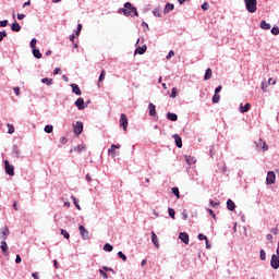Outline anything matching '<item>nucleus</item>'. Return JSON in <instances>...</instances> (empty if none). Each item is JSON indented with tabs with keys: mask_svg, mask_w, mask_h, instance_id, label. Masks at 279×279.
I'll return each instance as SVG.
<instances>
[{
	"mask_svg": "<svg viewBox=\"0 0 279 279\" xmlns=\"http://www.w3.org/2000/svg\"><path fill=\"white\" fill-rule=\"evenodd\" d=\"M250 108H252V105L245 104V106H243V104H241L239 110L242 114H245V112H248Z\"/></svg>",
	"mask_w": 279,
	"mask_h": 279,
	"instance_id": "nucleus-15",
	"label": "nucleus"
},
{
	"mask_svg": "<svg viewBox=\"0 0 279 279\" xmlns=\"http://www.w3.org/2000/svg\"><path fill=\"white\" fill-rule=\"evenodd\" d=\"M61 234L64 236V239H71V235L69 234L68 230L61 229Z\"/></svg>",
	"mask_w": 279,
	"mask_h": 279,
	"instance_id": "nucleus-37",
	"label": "nucleus"
},
{
	"mask_svg": "<svg viewBox=\"0 0 279 279\" xmlns=\"http://www.w3.org/2000/svg\"><path fill=\"white\" fill-rule=\"evenodd\" d=\"M219 99H221V96L218 94H215L213 97V104H219Z\"/></svg>",
	"mask_w": 279,
	"mask_h": 279,
	"instance_id": "nucleus-39",
	"label": "nucleus"
},
{
	"mask_svg": "<svg viewBox=\"0 0 279 279\" xmlns=\"http://www.w3.org/2000/svg\"><path fill=\"white\" fill-rule=\"evenodd\" d=\"M10 236V229L8 227H2L0 229V239L1 241H5Z\"/></svg>",
	"mask_w": 279,
	"mask_h": 279,
	"instance_id": "nucleus-5",
	"label": "nucleus"
},
{
	"mask_svg": "<svg viewBox=\"0 0 279 279\" xmlns=\"http://www.w3.org/2000/svg\"><path fill=\"white\" fill-rule=\"evenodd\" d=\"M14 93H15V95H21V88H19V87H14Z\"/></svg>",
	"mask_w": 279,
	"mask_h": 279,
	"instance_id": "nucleus-61",
	"label": "nucleus"
},
{
	"mask_svg": "<svg viewBox=\"0 0 279 279\" xmlns=\"http://www.w3.org/2000/svg\"><path fill=\"white\" fill-rule=\"evenodd\" d=\"M148 110H149V117H156V114H157V112H156V105L150 102L148 105Z\"/></svg>",
	"mask_w": 279,
	"mask_h": 279,
	"instance_id": "nucleus-16",
	"label": "nucleus"
},
{
	"mask_svg": "<svg viewBox=\"0 0 279 279\" xmlns=\"http://www.w3.org/2000/svg\"><path fill=\"white\" fill-rule=\"evenodd\" d=\"M223 87L221 86V85H219L218 87H216V89H215V95H219V93H221V89H222Z\"/></svg>",
	"mask_w": 279,
	"mask_h": 279,
	"instance_id": "nucleus-55",
	"label": "nucleus"
},
{
	"mask_svg": "<svg viewBox=\"0 0 279 279\" xmlns=\"http://www.w3.org/2000/svg\"><path fill=\"white\" fill-rule=\"evenodd\" d=\"M114 149H121V144H112L111 148L108 149V154H112V156H119V151Z\"/></svg>",
	"mask_w": 279,
	"mask_h": 279,
	"instance_id": "nucleus-10",
	"label": "nucleus"
},
{
	"mask_svg": "<svg viewBox=\"0 0 279 279\" xmlns=\"http://www.w3.org/2000/svg\"><path fill=\"white\" fill-rule=\"evenodd\" d=\"M174 5L171 3H167L166 8L163 10V14H169V12H171L173 10Z\"/></svg>",
	"mask_w": 279,
	"mask_h": 279,
	"instance_id": "nucleus-26",
	"label": "nucleus"
},
{
	"mask_svg": "<svg viewBox=\"0 0 279 279\" xmlns=\"http://www.w3.org/2000/svg\"><path fill=\"white\" fill-rule=\"evenodd\" d=\"M33 56L34 58H36L37 60H40V58H43V53H40V50L37 48L33 49Z\"/></svg>",
	"mask_w": 279,
	"mask_h": 279,
	"instance_id": "nucleus-22",
	"label": "nucleus"
},
{
	"mask_svg": "<svg viewBox=\"0 0 279 279\" xmlns=\"http://www.w3.org/2000/svg\"><path fill=\"white\" fill-rule=\"evenodd\" d=\"M168 214L171 219H175V210L173 208H168Z\"/></svg>",
	"mask_w": 279,
	"mask_h": 279,
	"instance_id": "nucleus-33",
	"label": "nucleus"
},
{
	"mask_svg": "<svg viewBox=\"0 0 279 279\" xmlns=\"http://www.w3.org/2000/svg\"><path fill=\"white\" fill-rule=\"evenodd\" d=\"M182 219H183L184 221H186V219H189V214H186V210H183V213H182Z\"/></svg>",
	"mask_w": 279,
	"mask_h": 279,
	"instance_id": "nucleus-54",
	"label": "nucleus"
},
{
	"mask_svg": "<svg viewBox=\"0 0 279 279\" xmlns=\"http://www.w3.org/2000/svg\"><path fill=\"white\" fill-rule=\"evenodd\" d=\"M271 34H272V36H278V34H279V28H278V27H272V28H271Z\"/></svg>",
	"mask_w": 279,
	"mask_h": 279,
	"instance_id": "nucleus-47",
	"label": "nucleus"
},
{
	"mask_svg": "<svg viewBox=\"0 0 279 279\" xmlns=\"http://www.w3.org/2000/svg\"><path fill=\"white\" fill-rule=\"evenodd\" d=\"M174 141H175L177 147H179V149H182V137H180V135L175 134Z\"/></svg>",
	"mask_w": 279,
	"mask_h": 279,
	"instance_id": "nucleus-21",
	"label": "nucleus"
},
{
	"mask_svg": "<svg viewBox=\"0 0 279 279\" xmlns=\"http://www.w3.org/2000/svg\"><path fill=\"white\" fill-rule=\"evenodd\" d=\"M112 250H114V247H112V245L110 243H106L104 245V251L105 252H112Z\"/></svg>",
	"mask_w": 279,
	"mask_h": 279,
	"instance_id": "nucleus-31",
	"label": "nucleus"
},
{
	"mask_svg": "<svg viewBox=\"0 0 279 279\" xmlns=\"http://www.w3.org/2000/svg\"><path fill=\"white\" fill-rule=\"evenodd\" d=\"M4 169L8 173V175H14V166L10 165V161L4 160Z\"/></svg>",
	"mask_w": 279,
	"mask_h": 279,
	"instance_id": "nucleus-8",
	"label": "nucleus"
},
{
	"mask_svg": "<svg viewBox=\"0 0 279 279\" xmlns=\"http://www.w3.org/2000/svg\"><path fill=\"white\" fill-rule=\"evenodd\" d=\"M118 256L119 258H122L124 262L128 260V256H125V254H123V252H118Z\"/></svg>",
	"mask_w": 279,
	"mask_h": 279,
	"instance_id": "nucleus-44",
	"label": "nucleus"
},
{
	"mask_svg": "<svg viewBox=\"0 0 279 279\" xmlns=\"http://www.w3.org/2000/svg\"><path fill=\"white\" fill-rule=\"evenodd\" d=\"M98 80H99V82H101L102 80H106V70L101 71Z\"/></svg>",
	"mask_w": 279,
	"mask_h": 279,
	"instance_id": "nucleus-46",
	"label": "nucleus"
},
{
	"mask_svg": "<svg viewBox=\"0 0 279 279\" xmlns=\"http://www.w3.org/2000/svg\"><path fill=\"white\" fill-rule=\"evenodd\" d=\"M11 29H12V32H21V24H19L17 22H14L11 25Z\"/></svg>",
	"mask_w": 279,
	"mask_h": 279,
	"instance_id": "nucleus-25",
	"label": "nucleus"
},
{
	"mask_svg": "<svg viewBox=\"0 0 279 279\" xmlns=\"http://www.w3.org/2000/svg\"><path fill=\"white\" fill-rule=\"evenodd\" d=\"M44 132H46V134H51V132H53V125L47 124L44 129Z\"/></svg>",
	"mask_w": 279,
	"mask_h": 279,
	"instance_id": "nucleus-30",
	"label": "nucleus"
},
{
	"mask_svg": "<svg viewBox=\"0 0 279 279\" xmlns=\"http://www.w3.org/2000/svg\"><path fill=\"white\" fill-rule=\"evenodd\" d=\"M74 106H76L77 110H85V108L88 107V105L84 102V98L76 99V101L74 102Z\"/></svg>",
	"mask_w": 279,
	"mask_h": 279,
	"instance_id": "nucleus-7",
	"label": "nucleus"
},
{
	"mask_svg": "<svg viewBox=\"0 0 279 279\" xmlns=\"http://www.w3.org/2000/svg\"><path fill=\"white\" fill-rule=\"evenodd\" d=\"M246 11L250 14H254L257 10L258 1L256 0H244Z\"/></svg>",
	"mask_w": 279,
	"mask_h": 279,
	"instance_id": "nucleus-2",
	"label": "nucleus"
},
{
	"mask_svg": "<svg viewBox=\"0 0 279 279\" xmlns=\"http://www.w3.org/2000/svg\"><path fill=\"white\" fill-rule=\"evenodd\" d=\"M17 19H19V21H23V19H25V14L19 13Z\"/></svg>",
	"mask_w": 279,
	"mask_h": 279,
	"instance_id": "nucleus-60",
	"label": "nucleus"
},
{
	"mask_svg": "<svg viewBox=\"0 0 279 279\" xmlns=\"http://www.w3.org/2000/svg\"><path fill=\"white\" fill-rule=\"evenodd\" d=\"M260 29H271V24L267 23L265 20H263L259 24Z\"/></svg>",
	"mask_w": 279,
	"mask_h": 279,
	"instance_id": "nucleus-18",
	"label": "nucleus"
},
{
	"mask_svg": "<svg viewBox=\"0 0 279 279\" xmlns=\"http://www.w3.org/2000/svg\"><path fill=\"white\" fill-rule=\"evenodd\" d=\"M151 243L157 250L158 247H160V243L158 242V235H156V232H151Z\"/></svg>",
	"mask_w": 279,
	"mask_h": 279,
	"instance_id": "nucleus-14",
	"label": "nucleus"
},
{
	"mask_svg": "<svg viewBox=\"0 0 279 279\" xmlns=\"http://www.w3.org/2000/svg\"><path fill=\"white\" fill-rule=\"evenodd\" d=\"M99 274L102 276L104 279H108V272L104 269H99Z\"/></svg>",
	"mask_w": 279,
	"mask_h": 279,
	"instance_id": "nucleus-45",
	"label": "nucleus"
},
{
	"mask_svg": "<svg viewBox=\"0 0 279 279\" xmlns=\"http://www.w3.org/2000/svg\"><path fill=\"white\" fill-rule=\"evenodd\" d=\"M32 276H33L35 279H39V278H38V272H33Z\"/></svg>",
	"mask_w": 279,
	"mask_h": 279,
	"instance_id": "nucleus-64",
	"label": "nucleus"
},
{
	"mask_svg": "<svg viewBox=\"0 0 279 279\" xmlns=\"http://www.w3.org/2000/svg\"><path fill=\"white\" fill-rule=\"evenodd\" d=\"M7 128H8V134H14V125L12 124H7Z\"/></svg>",
	"mask_w": 279,
	"mask_h": 279,
	"instance_id": "nucleus-38",
	"label": "nucleus"
},
{
	"mask_svg": "<svg viewBox=\"0 0 279 279\" xmlns=\"http://www.w3.org/2000/svg\"><path fill=\"white\" fill-rule=\"evenodd\" d=\"M209 205L211 206V208H215V206H219V203H217L215 201H210Z\"/></svg>",
	"mask_w": 279,
	"mask_h": 279,
	"instance_id": "nucleus-56",
	"label": "nucleus"
},
{
	"mask_svg": "<svg viewBox=\"0 0 279 279\" xmlns=\"http://www.w3.org/2000/svg\"><path fill=\"white\" fill-rule=\"evenodd\" d=\"M202 10H209L210 8V4H208V2H204L202 5H201Z\"/></svg>",
	"mask_w": 279,
	"mask_h": 279,
	"instance_id": "nucleus-48",
	"label": "nucleus"
},
{
	"mask_svg": "<svg viewBox=\"0 0 279 279\" xmlns=\"http://www.w3.org/2000/svg\"><path fill=\"white\" fill-rule=\"evenodd\" d=\"M172 193H173V195H175V197H177L178 199H180V189L173 187V189H172Z\"/></svg>",
	"mask_w": 279,
	"mask_h": 279,
	"instance_id": "nucleus-35",
	"label": "nucleus"
},
{
	"mask_svg": "<svg viewBox=\"0 0 279 279\" xmlns=\"http://www.w3.org/2000/svg\"><path fill=\"white\" fill-rule=\"evenodd\" d=\"M0 27H8V20L0 21Z\"/></svg>",
	"mask_w": 279,
	"mask_h": 279,
	"instance_id": "nucleus-52",
	"label": "nucleus"
},
{
	"mask_svg": "<svg viewBox=\"0 0 279 279\" xmlns=\"http://www.w3.org/2000/svg\"><path fill=\"white\" fill-rule=\"evenodd\" d=\"M101 269H102V271H105V272H106V271H112V268H109V267H106V266H104Z\"/></svg>",
	"mask_w": 279,
	"mask_h": 279,
	"instance_id": "nucleus-62",
	"label": "nucleus"
},
{
	"mask_svg": "<svg viewBox=\"0 0 279 279\" xmlns=\"http://www.w3.org/2000/svg\"><path fill=\"white\" fill-rule=\"evenodd\" d=\"M276 183V172L275 171H268L266 177V184H275Z\"/></svg>",
	"mask_w": 279,
	"mask_h": 279,
	"instance_id": "nucleus-4",
	"label": "nucleus"
},
{
	"mask_svg": "<svg viewBox=\"0 0 279 279\" xmlns=\"http://www.w3.org/2000/svg\"><path fill=\"white\" fill-rule=\"evenodd\" d=\"M185 162L187 165H195V162H197V159H195V157L193 156H185Z\"/></svg>",
	"mask_w": 279,
	"mask_h": 279,
	"instance_id": "nucleus-20",
	"label": "nucleus"
},
{
	"mask_svg": "<svg viewBox=\"0 0 279 279\" xmlns=\"http://www.w3.org/2000/svg\"><path fill=\"white\" fill-rule=\"evenodd\" d=\"M124 8L125 9L120 10V12H123L124 16H138V11H136L132 3L126 2Z\"/></svg>",
	"mask_w": 279,
	"mask_h": 279,
	"instance_id": "nucleus-1",
	"label": "nucleus"
},
{
	"mask_svg": "<svg viewBox=\"0 0 279 279\" xmlns=\"http://www.w3.org/2000/svg\"><path fill=\"white\" fill-rule=\"evenodd\" d=\"M41 84H46L47 86H51V84H53V80L52 78H41Z\"/></svg>",
	"mask_w": 279,
	"mask_h": 279,
	"instance_id": "nucleus-28",
	"label": "nucleus"
},
{
	"mask_svg": "<svg viewBox=\"0 0 279 279\" xmlns=\"http://www.w3.org/2000/svg\"><path fill=\"white\" fill-rule=\"evenodd\" d=\"M197 239H198V241H208V238L206 235H204V233H199L197 235Z\"/></svg>",
	"mask_w": 279,
	"mask_h": 279,
	"instance_id": "nucleus-41",
	"label": "nucleus"
},
{
	"mask_svg": "<svg viewBox=\"0 0 279 279\" xmlns=\"http://www.w3.org/2000/svg\"><path fill=\"white\" fill-rule=\"evenodd\" d=\"M179 239L180 241H182V243H184L185 245H189V233L186 232H181L179 233Z\"/></svg>",
	"mask_w": 279,
	"mask_h": 279,
	"instance_id": "nucleus-12",
	"label": "nucleus"
},
{
	"mask_svg": "<svg viewBox=\"0 0 279 279\" xmlns=\"http://www.w3.org/2000/svg\"><path fill=\"white\" fill-rule=\"evenodd\" d=\"M73 132L76 136H80V134L84 132V123L82 121H77L75 124H73Z\"/></svg>",
	"mask_w": 279,
	"mask_h": 279,
	"instance_id": "nucleus-3",
	"label": "nucleus"
},
{
	"mask_svg": "<svg viewBox=\"0 0 279 279\" xmlns=\"http://www.w3.org/2000/svg\"><path fill=\"white\" fill-rule=\"evenodd\" d=\"M167 119H168V121H175L178 119V114L168 112Z\"/></svg>",
	"mask_w": 279,
	"mask_h": 279,
	"instance_id": "nucleus-27",
	"label": "nucleus"
},
{
	"mask_svg": "<svg viewBox=\"0 0 279 279\" xmlns=\"http://www.w3.org/2000/svg\"><path fill=\"white\" fill-rule=\"evenodd\" d=\"M270 267L272 269H279V256L276 254H272L271 259H270Z\"/></svg>",
	"mask_w": 279,
	"mask_h": 279,
	"instance_id": "nucleus-6",
	"label": "nucleus"
},
{
	"mask_svg": "<svg viewBox=\"0 0 279 279\" xmlns=\"http://www.w3.org/2000/svg\"><path fill=\"white\" fill-rule=\"evenodd\" d=\"M170 97L172 99H175L178 97V88H175V87L172 88V93H171Z\"/></svg>",
	"mask_w": 279,
	"mask_h": 279,
	"instance_id": "nucleus-40",
	"label": "nucleus"
},
{
	"mask_svg": "<svg viewBox=\"0 0 279 279\" xmlns=\"http://www.w3.org/2000/svg\"><path fill=\"white\" fill-rule=\"evenodd\" d=\"M259 257H260V260H266L267 259V253H265V250H260Z\"/></svg>",
	"mask_w": 279,
	"mask_h": 279,
	"instance_id": "nucleus-34",
	"label": "nucleus"
},
{
	"mask_svg": "<svg viewBox=\"0 0 279 279\" xmlns=\"http://www.w3.org/2000/svg\"><path fill=\"white\" fill-rule=\"evenodd\" d=\"M153 14H154V16L160 17V16H162V11H160V9H155L153 11Z\"/></svg>",
	"mask_w": 279,
	"mask_h": 279,
	"instance_id": "nucleus-36",
	"label": "nucleus"
},
{
	"mask_svg": "<svg viewBox=\"0 0 279 279\" xmlns=\"http://www.w3.org/2000/svg\"><path fill=\"white\" fill-rule=\"evenodd\" d=\"M8 36V33L5 31L0 32V43Z\"/></svg>",
	"mask_w": 279,
	"mask_h": 279,
	"instance_id": "nucleus-49",
	"label": "nucleus"
},
{
	"mask_svg": "<svg viewBox=\"0 0 279 279\" xmlns=\"http://www.w3.org/2000/svg\"><path fill=\"white\" fill-rule=\"evenodd\" d=\"M73 204L77 210H82V207L80 206V203H77V198L75 196H72Z\"/></svg>",
	"mask_w": 279,
	"mask_h": 279,
	"instance_id": "nucleus-32",
	"label": "nucleus"
},
{
	"mask_svg": "<svg viewBox=\"0 0 279 279\" xmlns=\"http://www.w3.org/2000/svg\"><path fill=\"white\" fill-rule=\"evenodd\" d=\"M268 86H269V85H268L267 82H263L260 88H262V90H264V93H267Z\"/></svg>",
	"mask_w": 279,
	"mask_h": 279,
	"instance_id": "nucleus-43",
	"label": "nucleus"
},
{
	"mask_svg": "<svg viewBox=\"0 0 279 279\" xmlns=\"http://www.w3.org/2000/svg\"><path fill=\"white\" fill-rule=\"evenodd\" d=\"M78 230L81 232V236L84 241H86V239H88L89 236V233H88V230H86V228H84V226H80L78 227Z\"/></svg>",
	"mask_w": 279,
	"mask_h": 279,
	"instance_id": "nucleus-11",
	"label": "nucleus"
},
{
	"mask_svg": "<svg viewBox=\"0 0 279 279\" xmlns=\"http://www.w3.org/2000/svg\"><path fill=\"white\" fill-rule=\"evenodd\" d=\"M207 213H209L210 217H213V219H216V215H215V211H213V209L208 208L207 209Z\"/></svg>",
	"mask_w": 279,
	"mask_h": 279,
	"instance_id": "nucleus-53",
	"label": "nucleus"
},
{
	"mask_svg": "<svg viewBox=\"0 0 279 279\" xmlns=\"http://www.w3.org/2000/svg\"><path fill=\"white\" fill-rule=\"evenodd\" d=\"M15 263H16V265L22 263L21 255H16Z\"/></svg>",
	"mask_w": 279,
	"mask_h": 279,
	"instance_id": "nucleus-58",
	"label": "nucleus"
},
{
	"mask_svg": "<svg viewBox=\"0 0 279 279\" xmlns=\"http://www.w3.org/2000/svg\"><path fill=\"white\" fill-rule=\"evenodd\" d=\"M145 51H147V45H143L142 47H137L135 49V54L138 53V56H143V53H145Z\"/></svg>",
	"mask_w": 279,
	"mask_h": 279,
	"instance_id": "nucleus-17",
	"label": "nucleus"
},
{
	"mask_svg": "<svg viewBox=\"0 0 279 279\" xmlns=\"http://www.w3.org/2000/svg\"><path fill=\"white\" fill-rule=\"evenodd\" d=\"M262 149H263V151H267V149H269V146L267 145L266 142L262 143Z\"/></svg>",
	"mask_w": 279,
	"mask_h": 279,
	"instance_id": "nucleus-51",
	"label": "nucleus"
},
{
	"mask_svg": "<svg viewBox=\"0 0 279 279\" xmlns=\"http://www.w3.org/2000/svg\"><path fill=\"white\" fill-rule=\"evenodd\" d=\"M71 88H72V93H74V95H82V89H80V86L75 83H72L71 85Z\"/></svg>",
	"mask_w": 279,
	"mask_h": 279,
	"instance_id": "nucleus-13",
	"label": "nucleus"
},
{
	"mask_svg": "<svg viewBox=\"0 0 279 279\" xmlns=\"http://www.w3.org/2000/svg\"><path fill=\"white\" fill-rule=\"evenodd\" d=\"M80 32H82V24H78V25H77V28H76V36H80Z\"/></svg>",
	"mask_w": 279,
	"mask_h": 279,
	"instance_id": "nucleus-57",
	"label": "nucleus"
},
{
	"mask_svg": "<svg viewBox=\"0 0 279 279\" xmlns=\"http://www.w3.org/2000/svg\"><path fill=\"white\" fill-rule=\"evenodd\" d=\"M0 250L4 253L8 252V243L5 241H1Z\"/></svg>",
	"mask_w": 279,
	"mask_h": 279,
	"instance_id": "nucleus-29",
	"label": "nucleus"
},
{
	"mask_svg": "<svg viewBox=\"0 0 279 279\" xmlns=\"http://www.w3.org/2000/svg\"><path fill=\"white\" fill-rule=\"evenodd\" d=\"M210 77H213V70L210 68H208L205 72V76H204V80L205 81H208L210 80Z\"/></svg>",
	"mask_w": 279,
	"mask_h": 279,
	"instance_id": "nucleus-23",
	"label": "nucleus"
},
{
	"mask_svg": "<svg viewBox=\"0 0 279 279\" xmlns=\"http://www.w3.org/2000/svg\"><path fill=\"white\" fill-rule=\"evenodd\" d=\"M53 73H54V75H58V73H60V68H56Z\"/></svg>",
	"mask_w": 279,
	"mask_h": 279,
	"instance_id": "nucleus-63",
	"label": "nucleus"
},
{
	"mask_svg": "<svg viewBox=\"0 0 279 279\" xmlns=\"http://www.w3.org/2000/svg\"><path fill=\"white\" fill-rule=\"evenodd\" d=\"M86 150V146L84 145H78L74 149H71L70 151H78V154H82V151Z\"/></svg>",
	"mask_w": 279,
	"mask_h": 279,
	"instance_id": "nucleus-24",
	"label": "nucleus"
},
{
	"mask_svg": "<svg viewBox=\"0 0 279 279\" xmlns=\"http://www.w3.org/2000/svg\"><path fill=\"white\" fill-rule=\"evenodd\" d=\"M227 208H228V210H230L232 213L234 210V208H236V205L234 204V202H232V199H228Z\"/></svg>",
	"mask_w": 279,
	"mask_h": 279,
	"instance_id": "nucleus-19",
	"label": "nucleus"
},
{
	"mask_svg": "<svg viewBox=\"0 0 279 279\" xmlns=\"http://www.w3.org/2000/svg\"><path fill=\"white\" fill-rule=\"evenodd\" d=\"M120 128H123L124 132L128 130V117L124 113L120 116Z\"/></svg>",
	"mask_w": 279,
	"mask_h": 279,
	"instance_id": "nucleus-9",
	"label": "nucleus"
},
{
	"mask_svg": "<svg viewBox=\"0 0 279 279\" xmlns=\"http://www.w3.org/2000/svg\"><path fill=\"white\" fill-rule=\"evenodd\" d=\"M266 84H268V86H271V85L274 86L276 85V81H272V78H269Z\"/></svg>",
	"mask_w": 279,
	"mask_h": 279,
	"instance_id": "nucleus-59",
	"label": "nucleus"
},
{
	"mask_svg": "<svg viewBox=\"0 0 279 279\" xmlns=\"http://www.w3.org/2000/svg\"><path fill=\"white\" fill-rule=\"evenodd\" d=\"M38 40H36V38H33L31 40V49H36V45H37Z\"/></svg>",
	"mask_w": 279,
	"mask_h": 279,
	"instance_id": "nucleus-42",
	"label": "nucleus"
},
{
	"mask_svg": "<svg viewBox=\"0 0 279 279\" xmlns=\"http://www.w3.org/2000/svg\"><path fill=\"white\" fill-rule=\"evenodd\" d=\"M173 56H175V52L173 50H170L168 52V56L166 57V59L171 60V58H173Z\"/></svg>",
	"mask_w": 279,
	"mask_h": 279,
	"instance_id": "nucleus-50",
	"label": "nucleus"
}]
</instances>
